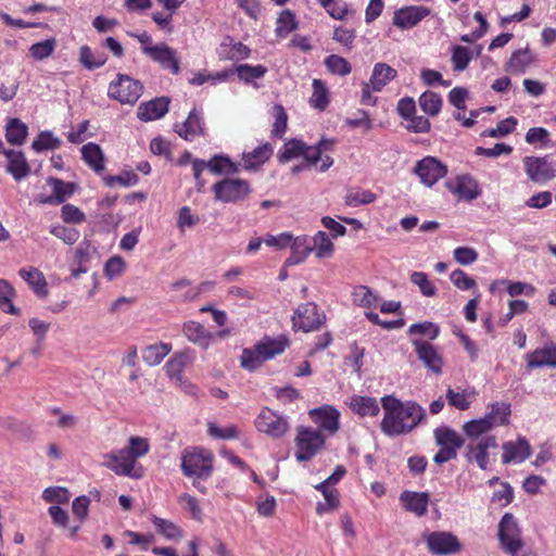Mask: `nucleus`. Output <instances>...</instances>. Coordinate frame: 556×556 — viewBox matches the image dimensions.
Returning <instances> with one entry per match:
<instances>
[{"label": "nucleus", "mask_w": 556, "mask_h": 556, "mask_svg": "<svg viewBox=\"0 0 556 556\" xmlns=\"http://www.w3.org/2000/svg\"><path fill=\"white\" fill-rule=\"evenodd\" d=\"M464 433L470 439H480L492 431V427L486 420L481 417L466 421L463 425Z\"/></svg>", "instance_id": "obj_52"}, {"label": "nucleus", "mask_w": 556, "mask_h": 556, "mask_svg": "<svg viewBox=\"0 0 556 556\" xmlns=\"http://www.w3.org/2000/svg\"><path fill=\"white\" fill-rule=\"evenodd\" d=\"M429 494L427 492L403 491L400 494V502L403 508L418 517L425 516L428 511Z\"/></svg>", "instance_id": "obj_27"}, {"label": "nucleus", "mask_w": 556, "mask_h": 556, "mask_svg": "<svg viewBox=\"0 0 556 556\" xmlns=\"http://www.w3.org/2000/svg\"><path fill=\"white\" fill-rule=\"evenodd\" d=\"M213 454L204 448L186 450L181 456V470L186 477L207 479L213 471Z\"/></svg>", "instance_id": "obj_6"}, {"label": "nucleus", "mask_w": 556, "mask_h": 556, "mask_svg": "<svg viewBox=\"0 0 556 556\" xmlns=\"http://www.w3.org/2000/svg\"><path fill=\"white\" fill-rule=\"evenodd\" d=\"M288 343V340L282 337L275 339L265 337L253 348H247L242 351L240 364L244 369L253 371L260 368L264 362L282 354Z\"/></svg>", "instance_id": "obj_4"}, {"label": "nucleus", "mask_w": 556, "mask_h": 556, "mask_svg": "<svg viewBox=\"0 0 556 556\" xmlns=\"http://www.w3.org/2000/svg\"><path fill=\"white\" fill-rule=\"evenodd\" d=\"M80 152L83 160L91 169L98 174L104 170V154L99 144L88 142L81 147Z\"/></svg>", "instance_id": "obj_38"}, {"label": "nucleus", "mask_w": 556, "mask_h": 556, "mask_svg": "<svg viewBox=\"0 0 556 556\" xmlns=\"http://www.w3.org/2000/svg\"><path fill=\"white\" fill-rule=\"evenodd\" d=\"M325 66L327 70L339 76H346L352 72V66L343 56L331 54L325 59Z\"/></svg>", "instance_id": "obj_55"}, {"label": "nucleus", "mask_w": 556, "mask_h": 556, "mask_svg": "<svg viewBox=\"0 0 556 556\" xmlns=\"http://www.w3.org/2000/svg\"><path fill=\"white\" fill-rule=\"evenodd\" d=\"M79 60L81 64L88 70L99 68L106 61V59L103 55H94V53L88 46H84L80 48Z\"/></svg>", "instance_id": "obj_60"}, {"label": "nucleus", "mask_w": 556, "mask_h": 556, "mask_svg": "<svg viewBox=\"0 0 556 556\" xmlns=\"http://www.w3.org/2000/svg\"><path fill=\"white\" fill-rule=\"evenodd\" d=\"M353 303L364 308H376L380 303V296L367 286H357L352 292Z\"/></svg>", "instance_id": "obj_44"}, {"label": "nucleus", "mask_w": 556, "mask_h": 556, "mask_svg": "<svg viewBox=\"0 0 556 556\" xmlns=\"http://www.w3.org/2000/svg\"><path fill=\"white\" fill-rule=\"evenodd\" d=\"M313 421L330 434L339 430L340 412L331 405H324L309 410Z\"/></svg>", "instance_id": "obj_21"}, {"label": "nucleus", "mask_w": 556, "mask_h": 556, "mask_svg": "<svg viewBox=\"0 0 556 556\" xmlns=\"http://www.w3.org/2000/svg\"><path fill=\"white\" fill-rule=\"evenodd\" d=\"M289 247L291 248V255L286 260V266H294L303 263L313 252V248L309 244L307 236L292 237V241L289 243Z\"/></svg>", "instance_id": "obj_34"}, {"label": "nucleus", "mask_w": 556, "mask_h": 556, "mask_svg": "<svg viewBox=\"0 0 556 556\" xmlns=\"http://www.w3.org/2000/svg\"><path fill=\"white\" fill-rule=\"evenodd\" d=\"M336 146L334 139L321 138L315 146H307L300 139H290L278 152V161L287 163L295 157L302 156L308 165L315 166L320 162L319 172L324 173L333 165L330 153Z\"/></svg>", "instance_id": "obj_3"}, {"label": "nucleus", "mask_w": 556, "mask_h": 556, "mask_svg": "<svg viewBox=\"0 0 556 556\" xmlns=\"http://www.w3.org/2000/svg\"><path fill=\"white\" fill-rule=\"evenodd\" d=\"M397 76L395 68L387 63L378 62L374 65L370 78L362 84L361 103L374 106L377 104V97L374 92H381L383 88Z\"/></svg>", "instance_id": "obj_5"}, {"label": "nucleus", "mask_w": 556, "mask_h": 556, "mask_svg": "<svg viewBox=\"0 0 556 556\" xmlns=\"http://www.w3.org/2000/svg\"><path fill=\"white\" fill-rule=\"evenodd\" d=\"M413 172L422 185L431 188L447 174V166L434 156H425L415 164Z\"/></svg>", "instance_id": "obj_14"}, {"label": "nucleus", "mask_w": 556, "mask_h": 556, "mask_svg": "<svg viewBox=\"0 0 556 556\" xmlns=\"http://www.w3.org/2000/svg\"><path fill=\"white\" fill-rule=\"evenodd\" d=\"M476 391L472 388L467 389H453L451 387L446 390V401L450 406L458 409L466 410L470 407L476 399Z\"/></svg>", "instance_id": "obj_37"}, {"label": "nucleus", "mask_w": 556, "mask_h": 556, "mask_svg": "<svg viewBox=\"0 0 556 556\" xmlns=\"http://www.w3.org/2000/svg\"><path fill=\"white\" fill-rule=\"evenodd\" d=\"M408 333L415 338L419 336L421 337L420 339L429 341L434 340L439 336L440 328L431 321L417 323L409 326Z\"/></svg>", "instance_id": "obj_53"}, {"label": "nucleus", "mask_w": 556, "mask_h": 556, "mask_svg": "<svg viewBox=\"0 0 556 556\" xmlns=\"http://www.w3.org/2000/svg\"><path fill=\"white\" fill-rule=\"evenodd\" d=\"M144 54L162 68L169 70L175 75L180 72V61L177 51L164 42L156 43L153 48L144 49Z\"/></svg>", "instance_id": "obj_16"}, {"label": "nucleus", "mask_w": 556, "mask_h": 556, "mask_svg": "<svg viewBox=\"0 0 556 556\" xmlns=\"http://www.w3.org/2000/svg\"><path fill=\"white\" fill-rule=\"evenodd\" d=\"M176 131L186 140H193L203 134V121L201 114L194 109L189 113L188 118L176 126Z\"/></svg>", "instance_id": "obj_36"}, {"label": "nucleus", "mask_w": 556, "mask_h": 556, "mask_svg": "<svg viewBox=\"0 0 556 556\" xmlns=\"http://www.w3.org/2000/svg\"><path fill=\"white\" fill-rule=\"evenodd\" d=\"M375 200V193H372L370 190H365L362 188H351L348 190L344 197L345 204L351 207L370 204Z\"/></svg>", "instance_id": "obj_46"}, {"label": "nucleus", "mask_w": 556, "mask_h": 556, "mask_svg": "<svg viewBox=\"0 0 556 556\" xmlns=\"http://www.w3.org/2000/svg\"><path fill=\"white\" fill-rule=\"evenodd\" d=\"M412 344L424 366L435 375H441L444 367V361L437 346L427 340L413 338Z\"/></svg>", "instance_id": "obj_15"}, {"label": "nucleus", "mask_w": 556, "mask_h": 556, "mask_svg": "<svg viewBox=\"0 0 556 556\" xmlns=\"http://www.w3.org/2000/svg\"><path fill=\"white\" fill-rule=\"evenodd\" d=\"M55 47L56 40L54 38H49L31 45L29 48V54L35 60L41 61L49 58L54 52Z\"/></svg>", "instance_id": "obj_57"}, {"label": "nucleus", "mask_w": 556, "mask_h": 556, "mask_svg": "<svg viewBox=\"0 0 556 556\" xmlns=\"http://www.w3.org/2000/svg\"><path fill=\"white\" fill-rule=\"evenodd\" d=\"M15 296L13 286L4 279H0V308L9 314H18V308L13 305L12 300Z\"/></svg>", "instance_id": "obj_51"}, {"label": "nucleus", "mask_w": 556, "mask_h": 556, "mask_svg": "<svg viewBox=\"0 0 556 556\" xmlns=\"http://www.w3.org/2000/svg\"><path fill=\"white\" fill-rule=\"evenodd\" d=\"M207 433L214 439L229 440V439L239 438L240 431L233 425H229L226 427H219L215 422H210L208 428H207Z\"/></svg>", "instance_id": "obj_59"}, {"label": "nucleus", "mask_w": 556, "mask_h": 556, "mask_svg": "<svg viewBox=\"0 0 556 556\" xmlns=\"http://www.w3.org/2000/svg\"><path fill=\"white\" fill-rule=\"evenodd\" d=\"M149 451V440L134 435L128 439L127 445L123 448L105 453L102 466L117 476L140 479L143 476V468L137 460L147 455Z\"/></svg>", "instance_id": "obj_2"}, {"label": "nucleus", "mask_w": 556, "mask_h": 556, "mask_svg": "<svg viewBox=\"0 0 556 556\" xmlns=\"http://www.w3.org/2000/svg\"><path fill=\"white\" fill-rule=\"evenodd\" d=\"M510 414V404L494 402L486 406V412L481 418L486 420L493 430L501 426H507L509 424Z\"/></svg>", "instance_id": "obj_32"}, {"label": "nucleus", "mask_w": 556, "mask_h": 556, "mask_svg": "<svg viewBox=\"0 0 556 556\" xmlns=\"http://www.w3.org/2000/svg\"><path fill=\"white\" fill-rule=\"evenodd\" d=\"M433 434L435 443L440 447L433 457L434 463L442 465L456 458L457 451L464 445V439L454 429L446 426L437 428Z\"/></svg>", "instance_id": "obj_8"}, {"label": "nucleus", "mask_w": 556, "mask_h": 556, "mask_svg": "<svg viewBox=\"0 0 556 556\" xmlns=\"http://www.w3.org/2000/svg\"><path fill=\"white\" fill-rule=\"evenodd\" d=\"M192 359L193 354L190 349L174 353L164 367L168 378L181 382L184 379V369Z\"/></svg>", "instance_id": "obj_29"}, {"label": "nucleus", "mask_w": 556, "mask_h": 556, "mask_svg": "<svg viewBox=\"0 0 556 556\" xmlns=\"http://www.w3.org/2000/svg\"><path fill=\"white\" fill-rule=\"evenodd\" d=\"M420 109L429 116H437L442 109V98L440 94L427 90L419 97Z\"/></svg>", "instance_id": "obj_48"}, {"label": "nucleus", "mask_w": 556, "mask_h": 556, "mask_svg": "<svg viewBox=\"0 0 556 556\" xmlns=\"http://www.w3.org/2000/svg\"><path fill=\"white\" fill-rule=\"evenodd\" d=\"M529 368L556 367V344L546 343L526 355Z\"/></svg>", "instance_id": "obj_26"}, {"label": "nucleus", "mask_w": 556, "mask_h": 556, "mask_svg": "<svg viewBox=\"0 0 556 556\" xmlns=\"http://www.w3.org/2000/svg\"><path fill=\"white\" fill-rule=\"evenodd\" d=\"M383 418L380 422L381 431L388 437L409 433L425 418V409L414 401L402 402L393 395L381 399Z\"/></svg>", "instance_id": "obj_1"}, {"label": "nucleus", "mask_w": 556, "mask_h": 556, "mask_svg": "<svg viewBox=\"0 0 556 556\" xmlns=\"http://www.w3.org/2000/svg\"><path fill=\"white\" fill-rule=\"evenodd\" d=\"M71 494L66 488L63 486H50L43 490L42 498L47 503H67L70 501Z\"/></svg>", "instance_id": "obj_62"}, {"label": "nucleus", "mask_w": 556, "mask_h": 556, "mask_svg": "<svg viewBox=\"0 0 556 556\" xmlns=\"http://www.w3.org/2000/svg\"><path fill=\"white\" fill-rule=\"evenodd\" d=\"M5 155L9 161L7 169L15 180H21L28 175L29 166L21 152L10 150Z\"/></svg>", "instance_id": "obj_45"}, {"label": "nucleus", "mask_w": 556, "mask_h": 556, "mask_svg": "<svg viewBox=\"0 0 556 556\" xmlns=\"http://www.w3.org/2000/svg\"><path fill=\"white\" fill-rule=\"evenodd\" d=\"M50 232L66 244H74L79 239V231L77 229L63 225L52 226Z\"/></svg>", "instance_id": "obj_63"}, {"label": "nucleus", "mask_w": 556, "mask_h": 556, "mask_svg": "<svg viewBox=\"0 0 556 556\" xmlns=\"http://www.w3.org/2000/svg\"><path fill=\"white\" fill-rule=\"evenodd\" d=\"M169 99L160 97L139 104L137 117L142 122H152L162 118L168 111Z\"/></svg>", "instance_id": "obj_25"}, {"label": "nucleus", "mask_w": 556, "mask_h": 556, "mask_svg": "<svg viewBox=\"0 0 556 556\" xmlns=\"http://www.w3.org/2000/svg\"><path fill=\"white\" fill-rule=\"evenodd\" d=\"M445 186L450 192L460 200L471 201L481 195L478 181L470 175H459L454 179L447 180Z\"/></svg>", "instance_id": "obj_17"}, {"label": "nucleus", "mask_w": 556, "mask_h": 556, "mask_svg": "<svg viewBox=\"0 0 556 556\" xmlns=\"http://www.w3.org/2000/svg\"><path fill=\"white\" fill-rule=\"evenodd\" d=\"M21 278L27 282L33 292L40 299L48 296V283L45 275L36 267H23L18 270Z\"/></svg>", "instance_id": "obj_31"}, {"label": "nucleus", "mask_w": 556, "mask_h": 556, "mask_svg": "<svg viewBox=\"0 0 556 556\" xmlns=\"http://www.w3.org/2000/svg\"><path fill=\"white\" fill-rule=\"evenodd\" d=\"M349 406L361 417H376L380 412L378 401L371 396L355 394L350 397Z\"/></svg>", "instance_id": "obj_35"}, {"label": "nucleus", "mask_w": 556, "mask_h": 556, "mask_svg": "<svg viewBox=\"0 0 556 556\" xmlns=\"http://www.w3.org/2000/svg\"><path fill=\"white\" fill-rule=\"evenodd\" d=\"M28 134V128L18 118H12L8 122L5 138L11 144H22Z\"/></svg>", "instance_id": "obj_49"}, {"label": "nucleus", "mask_w": 556, "mask_h": 556, "mask_svg": "<svg viewBox=\"0 0 556 556\" xmlns=\"http://www.w3.org/2000/svg\"><path fill=\"white\" fill-rule=\"evenodd\" d=\"M471 60L470 51L466 47L457 46L453 49L452 63L455 71H464Z\"/></svg>", "instance_id": "obj_64"}, {"label": "nucleus", "mask_w": 556, "mask_h": 556, "mask_svg": "<svg viewBox=\"0 0 556 556\" xmlns=\"http://www.w3.org/2000/svg\"><path fill=\"white\" fill-rule=\"evenodd\" d=\"M293 326L305 332L313 331L323 324V316L314 303L301 304L292 318Z\"/></svg>", "instance_id": "obj_19"}, {"label": "nucleus", "mask_w": 556, "mask_h": 556, "mask_svg": "<svg viewBox=\"0 0 556 556\" xmlns=\"http://www.w3.org/2000/svg\"><path fill=\"white\" fill-rule=\"evenodd\" d=\"M273 151V147L269 143H264L251 152L242 153L241 168L245 170H257L269 160Z\"/></svg>", "instance_id": "obj_33"}, {"label": "nucleus", "mask_w": 556, "mask_h": 556, "mask_svg": "<svg viewBox=\"0 0 556 556\" xmlns=\"http://www.w3.org/2000/svg\"><path fill=\"white\" fill-rule=\"evenodd\" d=\"M503 455L502 462L504 464H520L531 455V447L528 440L523 437H518L516 441H507L502 445Z\"/></svg>", "instance_id": "obj_22"}, {"label": "nucleus", "mask_w": 556, "mask_h": 556, "mask_svg": "<svg viewBox=\"0 0 556 556\" xmlns=\"http://www.w3.org/2000/svg\"><path fill=\"white\" fill-rule=\"evenodd\" d=\"M430 9L424 5H407L393 14V25L400 29H410L430 14Z\"/></svg>", "instance_id": "obj_18"}, {"label": "nucleus", "mask_w": 556, "mask_h": 556, "mask_svg": "<svg viewBox=\"0 0 556 556\" xmlns=\"http://www.w3.org/2000/svg\"><path fill=\"white\" fill-rule=\"evenodd\" d=\"M497 447V441L494 435H484L476 444L468 445L467 458L475 460L480 469L485 470L489 464V448Z\"/></svg>", "instance_id": "obj_24"}, {"label": "nucleus", "mask_w": 556, "mask_h": 556, "mask_svg": "<svg viewBox=\"0 0 556 556\" xmlns=\"http://www.w3.org/2000/svg\"><path fill=\"white\" fill-rule=\"evenodd\" d=\"M47 182L52 188V194L38 197L37 201L42 204H61L72 197L76 188L74 182L63 181L54 177L48 178Z\"/></svg>", "instance_id": "obj_23"}, {"label": "nucleus", "mask_w": 556, "mask_h": 556, "mask_svg": "<svg viewBox=\"0 0 556 556\" xmlns=\"http://www.w3.org/2000/svg\"><path fill=\"white\" fill-rule=\"evenodd\" d=\"M182 333L189 342L203 350H206L214 339V334L211 331L194 320L186 321L182 325Z\"/></svg>", "instance_id": "obj_28"}, {"label": "nucleus", "mask_w": 556, "mask_h": 556, "mask_svg": "<svg viewBox=\"0 0 556 556\" xmlns=\"http://www.w3.org/2000/svg\"><path fill=\"white\" fill-rule=\"evenodd\" d=\"M233 74H237L240 81L247 85H253L256 87L255 81L264 78L267 74L268 70L266 66L262 64L251 65V64H239L235 66Z\"/></svg>", "instance_id": "obj_40"}, {"label": "nucleus", "mask_w": 556, "mask_h": 556, "mask_svg": "<svg viewBox=\"0 0 556 556\" xmlns=\"http://www.w3.org/2000/svg\"><path fill=\"white\" fill-rule=\"evenodd\" d=\"M218 58L223 61H242L251 55V49L240 41L227 37L217 49Z\"/></svg>", "instance_id": "obj_30"}, {"label": "nucleus", "mask_w": 556, "mask_h": 556, "mask_svg": "<svg viewBox=\"0 0 556 556\" xmlns=\"http://www.w3.org/2000/svg\"><path fill=\"white\" fill-rule=\"evenodd\" d=\"M326 438L320 430L312 427H298L294 439L298 462L311 460L325 445Z\"/></svg>", "instance_id": "obj_7"}, {"label": "nucleus", "mask_w": 556, "mask_h": 556, "mask_svg": "<svg viewBox=\"0 0 556 556\" xmlns=\"http://www.w3.org/2000/svg\"><path fill=\"white\" fill-rule=\"evenodd\" d=\"M142 90L143 86L139 80L121 74L110 84L108 94L123 104H134L141 97Z\"/></svg>", "instance_id": "obj_13"}, {"label": "nucleus", "mask_w": 556, "mask_h": 556, "mask_svg": "<svg viewBox=\"0 0 556 556\" xmlns=\"http://www.w3.org/2000/svg\"><path fill=\"white\" fill-rule=\"evenodd\" d=\"M172 344L159 342L142 350V359L149 366H157L172 352Z\"/></svg>", "instance_id": "obj_43"}, {"label": "nucleus", "mask_w": 556, "mask_h": 556, "mask_svg": "<svg viewBox=\"0 0 556 556\" xmlns=\"http://www.w3.org/2000/svg\"><path fill=\"white\" fill-rule=\"evenodd\" d=\"M212 191L215 200L232 203L245 199L251 193V187L244 179L225 178L214 184Z\"/></svg>", "instance_id": "obj_12"}, {"label": "nucleus", "mask_w": 556, "mask_h": 556, "mask_svg": "<svg viewBox=\"0 0 556 556\" xmlns=\"http://www.w3.org/2000/svg\"><path fill=\"white\" fill-rule=\"evenodd\" d=\"M313 93L309 103L313 108L320 111L325 110L329 104V91L326 84L320 79L313 80Z\"/></svg>", "instance_id": "obj_50"}, {"label": "nucleus", "mask_w": 556, "mask_h": 556, "mask_svg": "<svg viewBox=\"0 0 556 556\" xmlns=\"http://www.w3.org/2000/svg\"><path fill=\"white\" fill-rule=\"evenodd\" d=\"M271 115L274 117L271 135L281 138L287 130L288 115L280 104L274 105Z\"/></svg>", "instance_id": "obj_58"}, {"label": "nucleus", "mask_w": 556, "mask_h": 556, "mask_svg": "<svg viewBox=\"0 0 556 556\" xmlns=\"http://www.w3.org/2000/svg\"><path fill=\"white\" fill-rule=\"evenodd\" d=\"M534 62V55L526 48L515 51L509 58L506 71L513 74H522Z\"/></svg>", "instance_id": "obj_42"}, {"label": "nucleus", "mask_w": 556, "mask_h": 556, "mask_svg": "<svg viewBox=\"0 0 556 556\" xmlns=\"http://www.w3.org/2000/svg\"><path fill=\"white\" fill-rule=\"evenodd\" d=\"M257 431L273 439L282 438L290 429L288 417L268 407H263L255 418Z\"/></svg>", "instance_id": "obj_10"}, {"label": "nucleus", "mask_w": 556, "mask_h": 556, "mask_svg": "<svg viewBox=\"0 0 556 556\" xmlns=\"http://www.w3.org/2000/svg\"><path fill=\"white\" fill-rule=\"evenodd\" d=\"M241 169V164L225 154H215L208 160V170L214 175H233Z\"/></svg>", "instance_id": "obj_41"}, {"label": "nucleus", "mask_w": 556, "mask_h": 556, "mask_svg": "<svg viewBox=\"0 0 556 556\" xmlns=\"http://www.w3.org/2000/svg\"><path fill=\"white\" fill-rule=\"evenodd\" d=\"M313 251L315 252L316 257L318 258H327L333 254L334 245L325 231H318L313 237Z\"/></svg>", "instance_id": "obj_47"}, {"label": "nucleus", "mask_w": 556, "mask_h": 556, "mask_svg": "<svg viewBox=\"0 0 556 556\" xmlns=\"http://www.w3.org/2000/svg\"><path fill=\"white\" fill-rule=\"evenodd\" d=\"M498 541L504 552L509 555L519 553L523 547L521 530L510 513L504 514L498 523Z\"/></svg>", "instance_id": "obj_11"}, {"label": "nucleus", "mask_w": 556, "mask_h": 556, "mask_svg": "<svg viewBox=\"0 0 556 556\" xmlns=\"http://www.w3.org/2000/svg\"><path fill=\"white\" fill-rule=\"evenodd\" d=\"M33 149L40 152L43 150H53L60 147V140L50 131H42L33 141Z\"/></svg>", "instance_id": "obj_61"}, {"label": "nucleus", "mask_w": 556, "mask_h": 556, "mask_svg": "<svg viewBox=\"0 0 556 556\" xmlns=\"http://www.w3.org/2000/svg\"><path fill=\"white\" fill-rule=\"evenodd\" d=\"M410 282L418 287L424 296L432 298L437 295V287L430 281L428 275L424 271H413L410 274Z\"/></svg>", "instance_id": "obj_54"}, {"label": "nucleus", "mask_w": 556, "mask_h": 556, "mask_svg": "<svg viewBox=\"0 0 556 556\" xmlns=\"http://www.w3.org/2000/svg\"><path fill=\"white\" fill-rule=\"evenodd\" d=\"M296 28L295 15L290 10L282 11L276 22V34L278 37H287Z\"/></svg>", "instance_id": "obj_56"}, {"label": "nucleus", "mask_w": 556, "mask_h": 556, "mask_svg": "<svg viewBox=\"0 0 556 556\" xmlns=\"http://www.w3.org/2000/svg\"><path fill=\"white\" fill-rule=\"evenodd\" d=\"M426 542L429 551L435 555L454 554L460 549L457 538L450 532H431Z\"/></svg>", "instance_id": "obj_20"}, {"label": "nucleus", "mask_w": 556, "mask_h": 556, "mask_svg": "<svg viewBox=\"0 0 556 556\" xmlns=\"http://www.w3.org/2000/svg\"><path fill=\"white\" fill-rule=\"evenodd\" d=\"M522 164L528 179L534 184L543 185L556 177V162L548 155L525 156Z\"/></svg>", "instance_id": "obj_9"}, {"label": "nucleus", "mask_w": 556, "mask_h": 556, "mask_svg": "<svg viewBox=\"0 0 556 556\" xmlns=\"http://www.w3.org/2000/svg\"><path fill=\"white\" fill-rule=\"evenodd\" d=\"M150 520L153 523L156 532L164 536V539L167 541L177 542L184 538V530L175 522L157 517L155 515H152Z\"/></svg>", "instance_id": "obj_39"}]
</instances>
